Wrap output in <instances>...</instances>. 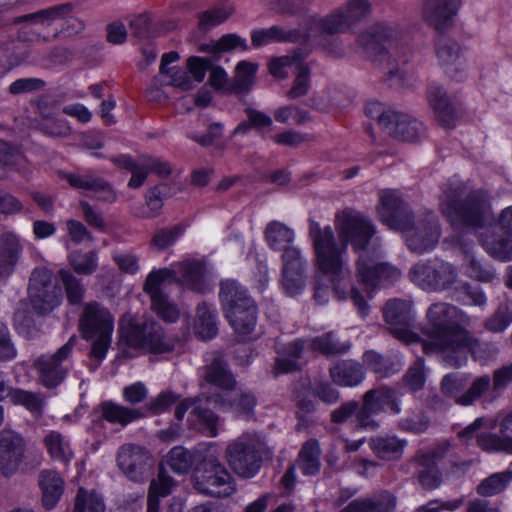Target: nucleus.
I'll return each mask as SVG.
<instances>
[{
	"label": "nucleus",
	"instance_id": "obj_1",
	"mask_svg": "<svg viewBox=\"0 0 512 512\" xmlns=\"http://www.w3.org/2000/svg\"><path fill=\"white\" fill-rule=\"evenodd\" d=\"M335 229L337 235L330 226L321 227L316 222L310 223L309 235L314 248L315 265L321 273L329 276L338 298H350L359 313L365 316L368 313L366 297L371 296V291L378 284L397 281L401 272L388 263L370 257L364 251L356 265L358 282L363 285L365 295L356 287L348 289L344 281L347 246L350 243L355 251L364 250L375 229L366 217L354 211L338 213Z\"/></svg>",
	"mask_w": 512,
	"mask_h": 512
},
{
	"label": "nucleus",
	"instance_id": "obj_2",
	"mask_svg": "<svg viewBox=\"0 0 512 512\" xmlns=\"http://www.w3.org/2000/svg\"><path fill=\"white\" fill-rule=\"evenodd\" d=\"M174 282L197 293L210 290L205 266L201 261L184 260L170 268L152 270L146 277L143 290L150 298L152 310L167 323H174L180 317L179 308L164 292L166 285Z\"/></svg>",
	"mask_w": 512,
	"mask_h": 512
},
{
	"label": "nucleus",
	"instance_id": "obj_3",
	"mask_svg": "<svg viewBox=\"0 0 512 512\" xmlns=\"http://www.w3.org/2000/svg\"><path fill=\"white\" fill-rule=\"evenodd\" d=\"M379 200L378 213L382 222L391 229L402 231L411 251L424 253L437 245L440 229L433 215L414 221L396 190H381Z\"/></svg>",
	"mask_w": 512,
	"mask_h": 512
},
{
	"label": "nucleus",
	"instance_id": "obj_4",
	"mask_svg": "<svg viewBox=\"0 0 512 512\" xmlns=\"http://www.w3.org/2000/svg\"><path fill=\"white\" fill-rule=\"evenodd\" d=\"M426 320L423 334L428 339L421 342L426 354L438 353L443 358L471 343V333L465 328L471 319L458 307L444 302L434 303L426 312Z\"/></svg>",
	"mask_w": 512,
	"mask_h": 512
},
{
	"label": "nucleus",
	"instance_id": "obj_5",
	"mask_svg": "<svg viewBox=\"0 0 512 512\" xmlns=\"http://www.w3.org/2000/svg\"><path fill=\"white\" fill-rule=\"evenodd\" d=\"M464 186L453 182L443 189L440 208L452 226L481 227L489 217V207L482 192L472 194L465 201L462 199Z\"/></svg>",
	"mask_w": 512,
	"mask_h": 512
},
{
	"label": "nucleus",
	"instance_id": "obj_6",
	"mask_svg": "<svg viewBox=\"0 0 512 512\" xmlns=\"http://www.w3.org/2000/svg\"><path fill=\"white\" fill-rule=\"evenodd\" d=\"M119 344L137 353L161 354L173 350L174 345L165 335L162 326L153 319L138 321L125 315L119 322Z\"/></svg>",
	"mask_w": 512,
	"mask_h": 512
},
{
	"label": "nucleus",
	"instance_id": "obj_7",
	"mask_svg": "<svg viewBox=\"0 0 512 512\" xmlns=\"http://www.w3.org/2000/svg\"><path fill=\"white\" fill-rule=\"evenodd\" d=\"M459 437L465 441L475 438L487 452L512 454V411L499 413L496 418L479 417L459 432Z\"/></svg>",
	"mask_w": 512,
	"mask_h": 512
},
{
	"label": "nucleus",
	"instance_id": "obj_8",
	"mask_svg": "<svg viewBox=\"0 0 512 512\" xmlns=\"http://www.w3.org/2000/svg\"><path fill=\"white\" fill-rule=\"evenodd\" d=\"M220 301L229 324L241 336L250 335L257 322V307L246 289L235 280L221 283Z\"/></svg>",
	"mask_w": 512,
	"mask_h": 512
},
{
	"label": "nucleus",
	"instance_id": "obj_9",
	"mask_svg": "<svg viewBox=\"0 0 512 512\" xmlns=\"http://www.w3.org/2000/svg\"><path fill=\"white\" fill-rule=\"evenodd\" d=\"M79 328L86 340L92 341L91 357L97 362L105 359L112 341L114 317L97 302L86 303L79 319Z\"/></svg>",
	"mask_w": 512,
	"mask_h": 512
},
{
	"label": "nucleus",
	"instance_id": "obj_10",
	"mask_svg": "<svg viewBox=\"0 0 512 512\" xmlns=\"http://www.w3.org/2000/svg\"><path fill=\"white\" fill-rule=\"evenodd\" d=\"M401 33L397 27L387 23H376L357 35L361 53L372 62L386 65L389 74L394 75L392 50Z\"/></svg>",
	"mask_w": 512,
	"mask_h": 512
},
{
	"label": "nucleus",
	"instance_id": "obj_11",
	"mask_svg": "<svg viewBox=\"0 0 512 512\" xmlns=\"http://www.w3.org/2000/svg\"><path fill=\"white\" fill-rule=\"evenodd\" d=\"M193 486L201 494L228 497L236 491L235 482L217 457L209 454L202 458L193 472Z\"/></svg>",
	"mask_w": 512,
	"mask_h": 512
},
{
	"label": "nucleus",
	"instance_id": "obj_12",
	"mask_svg": "<svg viewBox=\"0 0 512 512\" xmlns=\"http://www.w3.org/2000/svg\"><path fill=\"white\" fill-rule=\"evenodd\" d=\"M262 446L263 442L259 434L243 433L227 445L226 460L237 475L251 478L260 469Z\"/></svg>",
	"mask_w": 512,
	"mask_h": 512
},
{
	"label": "nucleus",
	"instance_id": "obj_13",
	"mask_svg": "<svg viewBox=\"0 0 512 512\" xmlns=\"http://www.w3.org/2000/svg\"><path fill=\"white\" fill-rule=\"evenodd\" d=\"M371 12L368 0H349L325 17L312 16V24L318 40L323 44V37L334 35L350 29L366 18Z\"/></svg>",
	"mask_w": 512,
	"mask_h": 512
},
{
	"label": "nucleus",
	"instance_id": "obj_14",
	"mask_svg": "<svg viewBox=\"0 0 512 512\" xmlns=\"http://www.w3.org/2000/svg\"><path fill=\"white\" fill-rule=\"evenodd\" d=\"M350 343L336 341L333 333H326L322 336L307 340H296L289 346V355L293 359L279 358L276 362V373H288L298 369L297 359L309 353H320L323 355H334L345 353L349 350Z\"/></svg>",
	"mask_w": 512,
	"mask_h": 512
},
{
	"label": "nucleus",
	"instance_id": "obj_15",
	"mask_svg": "<svg viewBox=\"0 0 512 512\" xmlns=\"http://www.w3.org/2000/svg\"><path fill=\"white\" fill-rule=\"evenodd\" d=\"M29 296L33 307L40 313H47L55 309L62 302V289L54 281L53 274L46 268H37L33 271Z\"/></svg>",
	"mask_w": 512,
	"mask_h": 512
},
{
	"label": "nucleus",
	"instance_id": "obj_16",
	"mask_svg": "<svg viewBox=\"0 0 512 512\" xmlns=\"http://www.w3.org/2000/svg\"><path fill=\"white\" fill-rule=\"evenodd\" d=\"M73 349L72 340H69L57 352L43 354L33 362L37 372L38 381L47 388L58 386L65 379L69 370V356Z\"/></svg>",
	"mask_w": 512,
	"mask_h": 512
},
{
	"label": "nucleus",
	"instance_id": "obj_17",
	"mask_svg": "<svg viewBox=\"0 0 512 512\" xmlns=\"http://www.w3.org/2000/svg\"><path fill=\"white\" fill-rule=\"evenodd\" d=\"M387 409L394 415L401 412L396 392L388 388L369 390L363 396V406L357 413V422L365 429L374 430L378 423L373 417Z\"/></svg>",
	"mask_w": 512,
	"mask_h": 512
},
{
	"label": "nucleus",
	"instance_id": "obj_18",
	"mask_svg": "<svg viewBox=\"0 0 512 512\" xmlns=\"http://www.w3.org/2000/svg\"><path fill=\"white\" fill-rule=\"evenodd\" d=\"M385 321L391 333L405 343L419 341V337L411 332L414 321L412 303L409 300H389L383 310Z\"/></svg>",
	"mask_w": 512,
	"mask_h": 512
},
{
	"label": "nucleus",
	"instance_id": "obj_19",
	"mask_svg": "<svg viewBox=\"0 0 512 512\" xmlns=\"http://www.w3.org/2000/svg\"><path fill=\"white\" fill-rule=\"evenodd\" d=\"M435 54L444 72L456 81H462L468 72L470 60L467 51L452 39L441 37L435 44Z\"/></svg>",
	"mask_w": 512,
	"mask_h": 512
},
{
	"label": "nucleus",
	"instance_id": "obj_20",
	"mask_svg": "<svg viewBox=\"0 0 512 512\" xmlns=\"http://www.w3.org/2000/svg\"><path fill=\"white\" fill-rule=\"evenodd\" d=\"M251 43L255 48L269 45L273 42H300L314 41L321 44L318 40L317 32L312 24V17L309 19L308 28L302 31L299 28H287L279 25H273L268 28H256L251 31Z\"/></svg>",
	"mask_w": 512,
	"mask_h": 512
},
{
	"label": "nucleus",
	"instance_id": "obj_21",
	"mask_svg": "<svg viewBox=\"0 0 512 512\" xmlns=\"http://www.w3.org/2000/svg\"><path fill=\"white\" fill-rule=\"evenodd\" d=\"M211 403V397L206 399L198 397L195 400L185 399L177 405L175 417L182 420L186 412L191 409L190 415L195 418L191 422L195 428L208 437H215L218 434L220 422L218 417L207 408Z\"/></svg>",
	"mask_w": 512,
	"mask_h": 512
},
{
	"label": "nucleus",
	"instance_id": "obj_22",
	"mask_svg": "<svg viewBox=\"0 0 512 512\" xmlns=\"http://www.w3.org/2000/svg\"><path fill=\"white\" fill-rule=\"evenodd\" d=\"M25 450L26 442L20 433L7 428L0 431V470L5 476L18 470Z\"/></svg>",
	"mask_w": 512,
	"mask_h": 512
},
{
	"label": "nucleus",
	"instance_id": "obj_23",
	"mask_svg": "<svg viewBox=\"0 0 512 512\" xmlns=\"http://www.w3.org/2000/svg\"><path fill=\"white\" fill-rule=\"evenodd\" d=\"M117 464L121 471L133 481H141L152 466L147 450L140 446L126 444L119 448Z\"/></svg>",
	"mask_w": 512,
	"mask_h": 512
},
{
	"label": "nucleus",
	"instance_id": "obj_24",
	"mask_svg": "<svg viewBox=\"0 0 512 512\" xmlns=\"http://www.w3.org/2000/svg\"><path fill=\"white\" fill-rule=\"evenodd\" d=\"M282 286L291 296L298 294L304 287V273L307 261L297 247L285 249L282 254Z\"/></svg>",
	"mask_w": 512,
	"mask_h": 512
},
{
	"label": "nucleus",
	"instance_id": "obj_25",
	"mask_svg": "<svg viewBox=\"0 0 512 512\" xmlns=\"http://www.w3.org/2000/svg\"><path fill=\"white\" fill-rule=\"evenodd\" d=\"M320 446L317 440H308L299 452L296 464L288 469L282 478L283 485L290 489L295 481V468L297 467L304 475L311 476L319 472L320 462Z\"/></svg>",
	"mask_w": 512,
	"mask_h": 512
},
{
	"label": "nucleus",
	"instance_id": "obj_26",
	"mask_svg": "<svg viewBox=\"0 0 512 512\" xmlns=\"http://www.w3.org/2000/svg\"><path fill=\"white\" fill-rule=\"evenodd\" d=\"M499 225L509 237L495 238L486 236L482 239V242L484 248L491 256L502 261H508L512 258V206L502 211Z\"/></svg>",
	"mask_w": 512,
	"mask_h": 512
},
{
	"label": "nucleus",
	"instance_id": "obj_27",
	"mask_svg": "<svg viewBox=\"0 0 512 512\" xmlns=\"http://www.w3.org/2000/svg\"><path fill=\"white\" fill-rule=\"evenodd\" d=\"M461 5V0H426L423 6V19L437 30L451 24Z\"/></svg>",
	"mask_w": 512,
	"mask_h": 512
},
{
	"label": "nucleus",
	"instance_id": "obj_28",
	"mask_svg": "<svg viewBox=\"0 0 512 512\" xmlns=\"http://www.w3.org/2000/svg\"><path fill=\"white\" fill-rule=\"evenodd\" d=\"M68 183L75 188L82 189L87 195L92 196L100 201L114 202L117 194L113 187L104 179L94 175H66Z\"/></svg>",
	"mask_w": 512,
	"mask_h": 512
},
{
	"label": "nucleus",
	"instance_id": "obj_29",
	"mask_svg": "<svg viewBox=\"0 0 512 512\" xmlns=\"http://www.w3.org/2000/svg\"><path fill=\"white\" fill-rule=\"evenodd\" d=\"M467 352H470L476 361L485 363L496 354V349L488 343H480L471 335V343L463 345L459 351L445 354L443 360L449 367L458 368L467 363Z\"/></svg>",
	"mask_w": 512,
	"mask_h": 512
},
{
	"label": "nucleus",
	"instance_id": "obj_30",
	"mask_svg": "<svg viewBox=\"0 0 512 512\" xmlns=\"http://www.w3.org/2000/svg\"><path fill=\"white\" fill-rule=\"evenodd\" d=\"M392 117L386 131L393 137L407 142H416L425 137V127L417 119L400 112Z\"/></svg>",
	"mask_w": 512,
	"mask_h": 512
},
{
	"label": "nucleus",
	"instance_id": "obj_31",
	"mask_svg": "<svg viewBox=\"0 0 512 512\" xmlns=\"http://www.w3.org/2000/svg\"><path fill=\"white\" fill-rule=\"evenodd\" d=\"M427 101L440 123L445 127H450L455 119L456 111L444 87L435 82L429 84Z\"/></svg>",
	"mask_w": 512,
	"mask_h": 512
},
{
	"label": "nucleus",
	"instance_id": "obj_32",
	"mask_svg": "<svg viewBox=\"0 0 512 512\" xmlns=\"http://www.w3.org/2000/svg\"><path fill=\"white\" fill-rule=\"evenodd\" d=\"M38 485L44 508L47 510L55 508L64 493L65 481L62 476L52 469L42 470L38 475Z\"/></svg>",
	"mask_w": 512,
	"mask_h": 512
},
{
	"label": "nucleus",
	"instance_id": "obj_33",
	"mask_svg": "<svg viewBox=\"0 0 512 512\" xmlns=\"http://www.w3.org/2000/svg\"><path fill=\"white\" fill-rule=\"evenodd\" d=\"M43 444L53 461L67 465L75 456L71 439L59 431H48L43 438Z\"/></svg>",
	"mask_w": 512,
	"mask_h": 512
},
{
	"label": "nucleus",
	"instance_id": "obj_34",
	"mask_svg": "<svg viewBox=\"0 0 512 512\" xmlns=\"http://www.w3.org/2000/svg\"><path fill=\"white\" fill-rule=\"evenodd\" d=\"M23 251L20 238L12 233L5 232L0 237V276L10 275Z\"/></svg>",
	"mask_w": 512,
	"mask_h": 512
},
{
	"label": "nucleus",
	"instance_id": "obj_35",
	"mask_svg": "<svg viewBox=\"0 0 512 512\" xmlns=\"http://www.w3.org/2000/svg\"><path fill=\"white\" fill-rule=\"evenodd\" d=\"M368 444L378 458L390 461L399 459L402 456L407 446V441L395 435H385L372 437Z\"/></svg>",
	"mask_w": 512,
	"mask_h": 512
},
{
	"label": "nucleus",
	"instance_id": "obj_36",
	"mask_svg": "<svg viewBox=\"0 0 512 512\" xmlns=\"http://www.w3.org/2000/svg\"><path fill=\"white\" fill-rule=\"evenodd\" d=\"M100 408L102 417L106 421L121 426H127L147 415L143 409L126 407L112 401L103 402Z\"/></svg>",
	"mask_w": 512,
	"mask_h": 512
},
{
	"label": "nucleus",
	"instance_id": "obj_37",
	"mask_svg": "<svg viewBox=\"0 0 512 512\" xmlns=\"http://www.w3.org/2000/svg\"><path fill=\"white\" fill-rule=\"evenodd\" d=\"M308 52L302 48L295 49L291 54L274 57L269 61L270 74L278 79H285L291 71H298L299 66H304V59Z\"/></svg>",
	"mask_w": 512,
	"mask_h": 512
},
{
	"label": "nucleus",
	"instance_id": "obj_38",
	"mask_svg": "<svg viewBox=\"0 0 512 512\" xmlns=\"http://www.w3.org/2000/svg\"><path fill=\"white\" fill-rule=\"evenodd\" d=\"M205 380L207 383L221 389L225 396L235 387L236 381L228 371L223 358L218 356L206 367Z\"/></svg>",
	"mask_w": 512,
	"mask_h": 512
},
{
	"label": "nucleus",
	"instance_id": "obj_39",
	"mask_svg": "<svg viewBox=\"0 0 512 512\" xmlns=\"http://www.w3.org/2000/svg\"><path fill=\"white\" fill-rule=\"evenodd\" d=\"M72 11L73 5L70 3H64L39 10L35 13L26 14L19 17L17 21L31 22L33 24H39L41 26L48 27L56 21L67 19V17L71 15Z\"/></svg>",
	"mask_w": 512,
	"mask_h": 512
},
{
	"label": "nucleus",
	"instance_id": "obj_40",
	"mask_svg": "<svg viewBox=\"0 0 512 512\" xmlns=\"http://www.w3.org/2000/svg\"><path fill=\"white\" fill-rule=\"evenodd\" d=\"M333 382L344 387H354L364 380L362 366L354 361H343L330 369Z\"/></svg>",
	"mask_w": 512,
	"mask_h": 512
},
{
	"label": "nucleus",
	"instance_id": "obj_41",
	"mask_svg": "<svg viewBox=\"0 0 512 512\" xmlns=\"http://www.w3.org/2000/svg\"><path fill=\"white\" fill-rule=\"evenodd\" d=\"M394 508V497L389 493H384L373 498L353 500L342 512H392Z\"/></svg>",
	"mask_w": 512,
	"mask_h": 512
},
{
	"label": "nucleus",
	"instance_id": "obj_42",
	"mask_svg": "<svg viewBox=\"0 0 512 512\" xmlns=\"http://www.w3.org/2000/svg\"><path fill=\"white\" fill-rule=\"evenodd\" d=\"M212 402L223 411H230L237 417L248 418L256 405L255 398L250 393L240 392L232 401H227L222 396L211 397Z\"/></svg>",
	"mask_w": 512,
	"mask_h": 512
},
{
	"label": "nucleus",
	"instance_id": "obj_43",
	"mask_svg": "<svg viewBox=\"0 0 512 512\" xmlns=\"http://www.w3.org/2000/svg\"><path fill=\"white\" fill-rule=\"evenodd\" d=\"M265 238L271 249L285 252V249L293 247L291 244L294 242L295 233L285 224L272 221L265 229Z\"/></svg>",
	"mask_w": 512,
	"mask_h": 512
},
{
	"label": "nucleus",
	"instance_id": "obj_44",
	"mask_svg": "<svg viewBox=\"0 0 512 512\" xmlns=\"http://www.w3.org/2000/svg\"><path fill=\"white\" fill-rule=\"evenodd\" d=\"M195 329L202 339H211L216 335V310L213 306H209L206 303L198 305Z\"/></svg>",
	"mask_w": 512,
	"mask_h": 512
},
{
	"label": "nucleus",
	"instance_id": "obj_45",
	"mask_svg": "<svg viewBox=\"0 0 512 512\" xmlns=\"http://www.w3.org/2000/svg\"><path fill=\"white\" fill-rule=\"evenodd\" d=\"M418 480L427 489H434L441 482V475L437 468L435 454H425L420 457Z\"/></svg>",
	"mask_w": 512,
	"mask_h": 512
},
{
	"label": "nucleus",
	"instance_id": "obj_46",
	"mask_svg": "<svg viewBox=\"0 0 512 512\" xmlns=\"http://www.w3.org/2000/svg\"><path fill=\"white\" fill-rule=\"evenodd\" d=\"M173 486L172 478L161 469L157 479L153 480L150 484L147 512H158L159 499L170 494Z\"/></svg>",
	"mask_w": 512,
	"mask_h": 512
},
{
	"label": "nucleus",
	"instance_id": "obj_47",
	"mask_svg": "<svg viewBox=\"0 0 512 512\" xmlns=\"http://www.w3.org/2000/svg\"><path fill=\"white\" fill-rule=\"evenodd\" d=\"M235 11L229 2L219 3L204 11L199 18V25L204 30H209L226 21Z\"/></svg>",
	"mask_w": 512,
	"mask_h": 512
},
{
	"label": "nucleus",
	"instance_id": "obj_48",
	"mask_svg": "<svg viewBox=\"0 0 512 512\" xmlns=\"http://www.w3.org/2000/svg\"><path fill=\"white\" fill-rule=\"evenodd\" d=\"M162 196V186H156L148 190L145 195V205L133 207V214L139 218L158 216L163 206Z\"/></svg>",
	"mask_w": 512,
	"mask_h": 512
},
{
	"label": "nucleus",
	"instance_id": "obj_49",
	"mask_svg": "<svg viewBox=\"0 0 512 512\" xmlns=\"http://www.w3.org/2000/svg\"><path fill=\"white\" fill-rule=\"evenodd\" d=\"M73 512H105V503L96 491L79 488Z\"/></svg>",
	"mask_w": 512,
	"mask_h": 512
},
{
	"label": "nucleus",
	"instance_id": "obj_50",
	"mask_svg": "<svg viewBox=\"0 0 512 512\" xmlns=\"http://www.w3.org/2000/svg\"><path fill=\"white\" fill-rule=\"evenodd\" d=\"M437 261L438 260L431 262H419L415 264L409 272L411 281L422 289L433 290Z\"/></svg>",
	"mask_w": 512,
	"mask_h": 512
},
{
	"label": "nucleus",
	"instance_id": "obj_51",
	"mask_svg": "<svg viewBox=\"0 0 512 512\" xmlns=\"http://www.w3.org/2000/svg\"><path fill=\"white\" fill-rule=\"evenodd\" d=\"M200 50L208 53H221L232 50L246 51L248 50V44L245 38L237 34H226L217 41L202 45Z\"/></svg>",
	"mask_w": 512,
	"mask_h": 512
},
{
	"label": "nucleus",
	"instance_id": "obj_52",
	"mask_svg": "<svg viewBox=\"0 0 512 512\" xmlns=\"http://www.w3.org/2000/svg\"><path fill=\"white\" fill-rule=\"evenodd\" d=\"M113 162L123 168L129 169L132 176L128 182L130 188H139L146 180L149 170L142 158L140 162H134L130 156L122 155L113 159Z\"/></svg>",
	"mask_w": 512,
	"mask_h": 512
},
{
	"label": "nucleus",
	"instance_id": "obj_53",
	"mask_svg": "<svg viewBox=\"0 0 512 512\" xmlns=\"http://www.w3.org/2000/svg\"><path fill=\"white\" fill-rule=\"evenodd\" d=\"M488 392H490V397H492V384L490 377L487 375L477 377L472 381L470 387L463 393L462 397L458 399V405H472L475 401L484 397Z\"/></svg>",
	"mask_w": 512,
	"mask_h": 512
},
{
	"label": "nucleus",
	"instance_id": "obj_54",
	"mask_svg": "<svg viewBox=\"0 0 512 512\" xmlns=\"http://www.w3.org/2000/svg\"><path fill=\"white\" fill-rule=\"evenodd\" d=\"M69 262L76 273L91 275L97 270L98 254L95 251H75L70 254Z\"/></svg>",
	"mask_w": 512,
	"mask_h": 512
},
{
	"label": "nucleus",
	"instance_id": "obj_55",
	"mask_svg": "<svg viewBox=\"0 0 512 512\" xmlns=\"http://www.w3.org/2000/svg\"><path fill=\"white\" fill-rule=\"evenodd\" d=\"M512 481V471L506 470L486 478L478 486V493L483 496H493L502 492Z\"/></svg>",
	"mask_w": 512,
	"mask_h": 512
},
{
	"label": "nucleus",
	"instance_id": "obj_56",
	"mask_svg": "<svg viewBox=\"0 0 512 512\" xmlns=\"http://www.w3.org/2000/svg\"><path fill=\"white\" fill-rule=\"evenodd\" d=\"M258 64L246 60L240 61L235 67L234 85L239 91H248L254 84Z\"/></svg>",
	"mask_w": 512,
	"mask_h": 512
},
{
	"label": "nucleus",
	"instance_id": "obj_57",
	"mask_svg": "<svg viewBox=\"0 0 512 512\" xmlns=\"http://www.w3.org/2000/svg\"><path fill=\"white\" fill-rule=\"evenodd\" d=\"M196 458L182 447H174L166 456V465L177 474H184L189 471Z\"/></svg>",
	"mask_w": 512,
	"mask_h": 512
},
{
	"label": "nucleus",
	"instance_id": "obj_58",
	"mask_svg": "<svg viewBox=\"0 0 512 512\" xmlns=\"http://www.w3.org/2000/svg\"><path fill=\"white\" fill-rule=\"evenodd\" d=\"M468 377L463 373H449L445 375L441 382V390L443 394L458 404V399L462 397V390L467 385Z\"/></svg>",
	"mask_w": 512,
	"mask_h": 512
},
{
	"label": "nucleus",
	"instance_id": "obj_59",
	"mask_svg": "<svg viewBox=\"0 0 512 512\" xmlns=\"http://www.w3.org/2000/svg\"><path fill=\"white\" fill-rule=\"evenodd\" d=\"M184 231L185 228L181 225L160 229L152 237L151 246L158 251H163L172 246L183 235Z\"/></svg>",
	"mask_w": 512,
	"mask_h": 512
},
{
	"label": "nucleus",
	"instance_id": "obj_60",
	"mask_svg": "<svg viewBox=\"0 0 512 512\" xmlns=\"http://www.w3.org/2000/svg\"><path fill=\"white\" fill-rule=\"evenodd\" d=\"M10 401L15 405H22L31 413L39 414L43 407V400L38 395L21 390L14 389L9 392Z\"/></svg>",
	"mask_w": 512,
	"mask_h": 512
},
{
	"label": "nucleus",
	"instance_id": "obj_61",
	"mask_svg": "<svg viewBox=\"0 0 512 512\" xmlns=\"http://www.w3.org/2000/svg\"><path fill=\"white\" fill-rule=\"evenodd\" d=\"M60 278L65 286L67 300L70 304H78L84 296V288L79 279L67 270H60Z\"/></svg>",
	"mask_w": 512,
	"mask_h": 512
},
{
	"label": "nucleus",
	"instance_id": "obj_62",
	"mask_svg": "<svg viewBox=\"0 0 512 512\" xmlns=\"http://www.w3.org/2000/svg\"><path fill=\"white\" fill-rule=\"evenodd\" d=\"M457 273L455 268L448 262L437 261V270L433 283V290H442L455 283Z\"/></svg>",
	"mask_w": 512,
	"mask_h": 512
},
{
	"label": "nucleus",
	"instance_id": "obj_63",
	"mask_svg": "<svg viewBox=\"0 0 512 512\" xmlns=\"http://www.w3.org/2000/svg\"><path fill=\"white\" fill-rule=\"evenodd\" d=\"M512 323V309L501 305L498 310L485 322V327L491 332H503Z\"/></svg>",
	"mask_w": 512,
	"mask_h": 512
},
{
	"label": "nucleus",
	"instance_id": "obj_64",
	"mask_svg": "<svg viewBox=\"0 0 512 512\" xmlns=\"http://www.w3.org/2000/svg\"><path fill=\"white\" fill-rule=\"evenodd\" d=\"M512 383V365L503 366L493 373L492 397L488 401L491 402L497 398L500 393Z\"/></svg>",
	"mask_w": 512,
	"mask_h": 512
}]
</instances>
